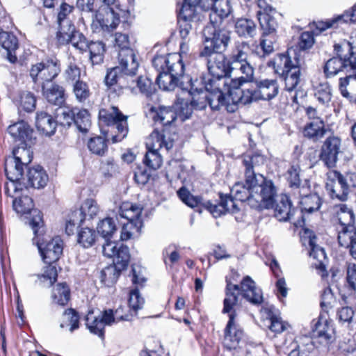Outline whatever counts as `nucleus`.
Listing matches in <instances>:
<instances>
[{
  "label": "nucleus",
  "instance_id": "dca6fc26",
  "mask_svg": "<svg viewBox=\"0 0 356 356\" xmlns=\"http://www.w3.org/2000/svg\"><path fill=\"white\" fill-rule=\"evenodd\" d=\"M94 310L89 309L84 317L85 325L90 333L98 336L100 339L105 338V326L111 325L115 322V313L113 309H105L102 312V317L92 316Z\"/></svg>",
  "mask_w": 356,
  "mask_h": 356
},
{
  "label": "nucleus",
  "instance_id": "69168bd1",
  "mask_svg": "<svg viewBox=\"0 0 356 356\" xmlns=\"http://www.w3.org/2000/svg\"><path fill=\"white\" fill-rule=\"evenodd\" d=\"M177 195L180 200L185 203L186 205L191 208L200 207L202 208V203L204 200L199 196H193L190 192L184 187L181 188L177 191Z\"/></svg>",
  "mask_w": 356,
  "mask_h": 356
},
{
  "label": "nucleus",
  "instance_id": "2eb2a0df",
  "mask_svg": "<svg viewBox=\"0 0 356 356\" xmlns=\"http://www.w3.org/2000/svg\"><path fill=\"white\" fill-rule=\"evenodd\" d=\"M7 131L13 142L19 145L15 148L25 147L30 149L36 143L37 137L33 128L24 120H19L10 124Z\"/></svg>",
  "mask_w": 356,
  "mask_h": 356
},
{
  "label": "nucleus",
  "instance_id": "4c0bfd02",
  "mask_svg": "<svg viewBox=\"0 0 356 356\" xmlns=\"http://www.w3.org/2000/svg\"><path fill=\"white\" fill-rule=\"evenodd\" d=\"M231 72H241L242 75L238 78L234 79L240 81L241 86L243 83L247 82L252 78L254 69L248 62L242 63L241 61L231 59V61H229V74Z\"/></svg>",
  "mask_w": 356,
  "mask_h": 356
},
{
  "label": "nucleus",
  "instance_id": "5fc2aeb1",
  "mask_svg": "<svg viewBox=\"0 0 356 356\" xmlns=\"http://www.w3.org/2000/svg\"><path fill=\"white\" fill-rule=\"evenodd\" d=\"M17 106L20 111L31 113L35 109L36 97L31 92L22 91L19 94Z\"/></svg>",
  "mask_w": 356,
  "mask_h": 356
},
{
  "label": "nucleus",
  "instance_id": "49530a36",
  "mask_svg": "<svg viewBox=\"0 0 356 356\" xmlns=\"http://www.w3.org/2000/svg\"><path fill=\"white\" fill-rule=\"evenodd\" d=\"M99 172L104 178L110 179L120 173V166L113 157H109L101 161Z\"/></svg>",
  "mask_w": 356,
  "mask_h": 356
},
{
  "label": "nucleus",
  "instance_id": "2f4dec72",
  "mask_svg": "<svg viewBox=\"0 0 356 356\" xmlns=\"http://www.w3.org/2000/svg\"><path fill=\"white\" fill-rule=\"evenodd\" d=\"M143 210V207L139 204L124 201L119 207L118 215L129 222L143 225L141 218Z\"/></svg>",
  "mask_w": 356,
  "mask_h": 356
},
{
  "label": "nucleus",
  "instance_id": "58836bf2",
  "mask_svg": "<svg viewBox=\"0 0 356 356\" xmlns=\"http://www.w3.org/2000/svg\"><path fill=\"white\" fill-rule=\"evenodd\" d=\"M124 270L115 263L106 266L100 273L101 282L107 287L113 286L117 282L122 271Z\"/></svg>",
  "mask_w": 356,
  "mask_h": 356
},
{
  "label": "nucleus",
  "instance_id": "bb28decb",
  "mask_svg": "<svg viewBox=\"0 0 356 356\" xmlns=\"http://www.w3.org/2000/svg\"><path fill=\"white\" fill-rule=\"evenodd\" d=\"M0 45L7 51L8 60L13 64L17 63L16 51L19 47L17 36L11 31H6L0 28Z\"/></svg>",
  "mask_w": 356,
  "mask_h": 356
},
{
  "label": "nucleus",
  "instance_id": "0e129e2a",
  "mask_svg": "<svg viewBox=\"0 0 356 356\" xmlns=\"http://www.w3.org/2000/svg\"><path fill=\"white\" fill-rule=\"evenodd\" d=\"M332 89L328 83H321L315 87L314 96L319 103L328 104L332 99Z\"/></svg>",
  "mask_w": 356,
  "mask_h": 356
},
{
  "label": "nucleus",
  "instance_id": "c9c22d12",
  "mask_svg": "<svg viewBox=\"0 0 356 356\" xmlns=\"http://www.w3.org/2000/svg\"><path fill=\"white\" fill-rule=\"evenodd\" d=\"M35 127L40 134L50 136L56 132L57 122L50 114L40 111L36 113Z\"/></svg>",
  "mask_w": 356,
  "mask_h": 356
},
{
  "label": "nucleus",
  "instance_id": "774afa93",
  "mask_svg": "<svg viewBox=\"0 0 356 356\" xmlns=\"http://www.w3.org/2000/svg\"><path fill=\"white\" fill-rule=\"evenodd\" d=\"M74 10V6L73 5L63 1L58 8L56 24H67L68 22H72V21L70 19V15L72 14Z\"/></svg>",
  "mask_w": 356,
  "mask_h": 356
},
{
  "label": "nucleus",
  "instance_id": "de8ad7c7",
  "mask_svg": "<svg viewBox=\"0 0 356 356\" xmlns=\"http://www.w3.org/2000/svg\"><path fill=\"white\" fill-rule=\"evenodd\" d=\"M299 204H300L301 210L300 215H301L302 222H303L304 218L302 213L306 211L310 213L318 210L321 204V200L317 194H311L302 197Z\"/></svg>",
  "mask_w": 356,
  "mask_h": 356
},
{
  "label": "nucleus",
  "instance_id": "4d7b16f0",
  "mask_svg": "<svg viewBox=\"0 0 356 356\" xmlns=\"http://www.w3.org/2000/svg\"><path fill=\"white\" fill-rule=\"evenodd\" d=\"M174 107L177 112V118H179L182 122L191 116L193 110L194 109L191 102L188 103V101H185L184 98L179 97H177Z\"/></svg>",
  "mask_w": 356,
  "mask_h": 356
},
{
  "label": "nucleus",
  "instance_id": "680f3d73",
  "mask_svg": "<svg viewBox=\"0 0 356 356\" xmlns=\"http://www.w3.org/2000/svg\"><path fill=\"white\" fill-rule=\"evenodd\" d=\"M66 83L73 85L81 79V69L75 63H70L63 72Z\"/></svg>",
  "mask_w": 356,
  "mask_h": 356
},
{
  "label": "nucleus",
  "instance_id": "4468645a",
  "mask_svg": "<svg viewBox=\"0 0 356 356\" xmlns=\"http://www.w3.org/2000/svg\"><path fill=\"white\" fill-rule=\"evenodd\" d=\"M156 140V128L145 138V144L147 152L143 159L144 167H138L134 172V179L137 184L145 186L154 181V172L156 168L153 163V160L150 158V155L156 156V148L154 147Z\"/></svg>",
  "mask_w": 356,
  "mask_h": 356
},
{
  "label": "nucleus",
  "instance_id": "f8f14e48",
  "mask_svg": "<svg viewBox=\"0 0 356 356\" xmlns=\"http://www.w3.org/2000/svg\"><path fill=\"white\" fill-rule=\"evenodd\" d=\"M326 190L332 199L346 201L351 188L356 187V175L354 173L341 174L332 170L327 174Z\"/></svg>",
  "mask_w": 356,
  "mask_h": 356
},
{
  "label": "nucleus",
  "instance_id": "e2e57ef3",
  "mask_svg": "<svg viewBox=\"0 0 356 356\" xmlns=\"http://www.w3.org/2000/svg\"><path fill=\"white\" fill-rule=\"evenodd\" d=\"M136 86L139 88L141 93L145 95L147 99L151 98L156 92L155 83L147 76H139L135 80Z\"/></svg>",
  "mask_w": 356,
  "mask_h": 356
},
{
  "label": "nucleus",
  "instance_id": "6e6552de",
  "mask_svg": "<svg viewBox=\"0 0 356 356\" xmlns=\"http://www.w3.org/2000/svg\"><path fill=\"white\" fill-rule=\"evenodd\" d=\"M221 25L209 23L204 27V47L200 51V56L222 54L226 49L230 40V35L228 31L221 28Z\"/></svg>",
  "mask_w": 356,
  "mask_h": 356
},
{
  "label": "nucleus",
  "instance_id": "338daca9",
  "mask_svg": "<svg viewBox=\"0 0 356 356\" xmlns=\"http://www.w3.org/2000/svg\"><path fill=\"white\" fill-rule=\"evenodd\" d=\"M188 93H190L192 96L191 104L193 106L194 109L202 110L207 107L208 104V93L206 90H196L195 91H190Z\"/></svg>",
  "mask_w": 356,
  "mask_h": 356
},
{
  "label": "nucleus",
  "instance_id": "052dcab7",
  "mask_svg": "<svg viewBox=\"0 0 356 356\" xmlns=\"http://www.w3.org/2000/svg\"><path fill=\"white\" fill-rule=\"evenodd\" d=\"M130 78V74L122 72V70L120 69L119 67H113L107 69L106 74L104 77V83L106 86L113 85L114 83H118V81H122V80Z\"/></svg>",
  "mask_w": 356,
  "mask_h": 356
},
{
  "label": "nucleus",
  "instance_id": "20e7f679",
  "mask_svg": "<svg viewBox=\"0 0 356 356\" xmlns=\"http://www.w3.org/2000/svg\"><path fill=\"white\" fill-rule=\"evenodd\" d=\"M238 293L252 305H259L263 302L261 289L257 286L254 281L250 276H245L240 285L234 284L227 280L225 298L223 301V313L232 312L234 306L238 302Z\"/></svg>",
  "mask_w": 356,
  "mask_h": 356
},
{
  "label": "nucleus",
  "instance_id": "6ab92c4d",
  "mask_svg": "<svg viewBox=\"0 0 356 356\" xmlns=\"http://www.w3.org/2000/svg\"><path fill=\"white\" fill-rule=\"evenodd\" d=\"M83 33L78 30L73 22L67 24H57L55 35V44L57 48H61L72 44L76 49V44L83 39Z\"/></svg>",
  "mask_w": 356,
  "mask_h": 356
},
{
  "label": "nucleus",
  "instance_id": "aec40b11",
  "mask_svg": "<svg viewBox=\"0 0 356 356\" xmlns=\"http://www.w3.org/2000/svg\"><path fill=\"white\" fill-rule=\"evenodd\" d=\"M104 256L113 258V263L126 269L129 264L131 254L129 248L120 241H108L103 245Z\"/></svg>",
  "mask_w": 356,
  "mask_h": 356
},
{
  "label": "nucleus",
  "instance_id": "c756f323",
  "mask_svg": "<svg viewBox=\"0 0 356 356\" xmlns=\"http://www.w3.org/2000/svg\"><path fill=\"white\" fill-rule=\"evenodd\" d=\"M339 49L337 47V43L334 45V51L337 57L330 58L323 67V72L326 78H330L336 76L340 72H344L348 74L347 65L345 63V56L340 54Z\"/></svg>",
  "mask_w": 356,
  "mask_h": 356
},
{
  "label": "nucleus",
  "instance_id": "39448f33",
  "mask_svg": "<svg viewBox=\"0 0 356 356\" xmlns=\"http://www.w3.org/2000/svg\"><path fill=\"white\" fill-rule=\"evenodd\" d=\"M255 87L235 89L231 95L232 102H241L242 105L259 99L270 100L279 92V84L276 79H264L254 82Z\"/></svg>",
  "mask_w": 356,
  "mask_h": 356
},
{
  "label": "nucleus",
  "instance_id": "3c124183",
  "mask_svg": "<svg viewBox=\"0 0 356 356\" xmlns=\"http://www.w3.org/2000/svg\"><path fill=\"white\" fill-rule=\"evenodd\" d=\"M98 234L94 229L82 227L77 232V243L84 248H89L95 245Z\"/></svg>",
  "mask_w": 356,
  "mask_h": 356
},
{
  "label": "nucleus",
  "instance_id": "c85d7f7f",
  "mask_svg": "<svg viewBox=\"0 0 356 356\" xmlns=\"http://www.w3.org/2000/svg\"><path fill=\"white\" fill-rule=\"evenodd\" d=\"M207 1L208 5L211 6L209 23L222 24L223 19L227 17L232 11L229 0H207Z\"/></svg>",
  "mask_w": 356,
  "mask_h": 356
},
{
  "label": "nucleus",
  "instance_id": "09e8293b",
  "mask_svg": "<svg viewBox=\"0 0 356 356\" xmlns=\"http://www.w3.org/2000/svg\"><path fill=\"white\" fill-rule=\"evenodd\" d=\"M97 233L106 241L105 243L111 241V238L117 231L116 224L111 217H106L97 224Z\"/></svg>",
  "mask_w": 356,
  "mask_h": 356
},
{
  "label": "nucleus",
  "instance_id": "72a5a7b5",
  "mask_svg": "<svg viewBox=\"0 0 356 356\" xmlns=\"http://www.w3.org/2000/svg\"><path fill=\"white\" fill-rule=\"evenodd\" d=\"M334 212L338 218L341 228L339 232L354 231L353 226L355 216L351 209L344 204H340L334 207Z\"/></svg>",
  "mask_w": 356,
  "mask_h": 356
},
{
  "label": "nucleus",
  "instance_id": "5701e85b",
  "mask_svg": "<svg viewBox=\"0 0 356 356\" xmlns=\"http://www.w3.org/2000/svg\"><path fill=\"white\" fill-rule=\"evenodd\" d=\"M35 204L33 200L29 195H20L17 197H15L13 200V209L21 216L28 215L26 217L28 223L32 229V221L35 218L36 216L41 218L42 221H44L42 212L34 208Z\"/></svg>",
  "mask_w": 356,
  "mask_h": 356
},
{
  "label": "nucleus",
  "instance_id": "6e6d98bb",
  "mask_svg": "<svg viewBox=\"0 0 356 356\" xmlns=\"http://www.w3.org/2000/svg\"><path fill=\"white\" fill-rule=\"evenodd\" d=\"M8 181L3 184V192L5 195L11 197L13 200L22 195V191L26 188L24 184L25 180L15 181L11 179H7Z\"/></svg>",
  "mask_w": 356,
  "mask_h": 356
},
{
  "label": "nucleus",
  "instance_id": "8fccbe9b",
  "mask_svg": "<svg viewBox=\"0 0 356 356\" xmlns=\"http://www.w3.org/2000/svg\"><path fill=\"white\" fill-rule=\"evenodd\" d=\"M72 92L79 103L84 104L89 100L92 95L88 82L81 80L72 85Z\"/></svg>",
  "mask_w": 356,
  "mask_h": 356
},
{
  "label": "nucleus",
  "instance_id": "a878e982",
  "mask_svg": "<svg viewBox=\"0 0 356 356\" xmlns=\"http://www.w3.org/2000/svg\"><path fill=\"white\" fill-rule=\"evenodd\" d=\"M118 60L119 65L116 66L122 70V72L134 76L136 74L139 63L136 54L131 48H125L118 51Z\"/></svg>",
  "mask_w": 356,
  "mask_h": 356
},
{
  "label": "nucleus",
  "instance_id": "37998d69",
  "mask_svg": "<svg viewBox=\"0 0 356 356\" xmlns=\"http://www.w3.org/2000/svg\"><path fill=\"white\" fill-rule=\"evenodd\" d=\"M74 124L80 132L87 134L92 124L91 115L88 110L75 107Z\"/></svg>",
  "mask_w": 356,
  "mask_h": 356
},
{
  "label": "nucleus",
  "instance_id": "ea45409f",
  "mask_svg": "<svg viewBox=\"0 0 356 356\" xmlns=\"http://www.w3.org/2000/svg\"><path fill=\"white\" fill-rule=\"evenodd\" d=\"M254 192L246 183L245 185L242 183H236L231 188V196L235 200L241 202L248 201L252 207L254 206Z\"/></svg>",
  "mask_w": 356,
  "mask_h": 356
},
{
  "label": "nucleus",
  "instance_id": "423d86ee",
  "mask_svg": "<svg viewBox=\"0 0 356 356\" xmlns=\"http://www.w3.org/2000/svg\"><path fill=\"white\" fill-rule=\"evenodd\" d=\"M340 54L344 56L348 74L339 79V90L343 97L356 103V51L352 44L346 40L337 43Z\"/></svg>",
  "mask_w": 356,
  "mask_h": 356
},
{
  "label": "nucleus",
  "instance_id": "79ce46f5",
  "mask_svg": "<svg viewBox=\"0 0 356 356\" xmlns=\"http://www.w3.org/2000/svg\"><path fill=\"white\" fill-rule=\"evenodd\" d=\"M108 143L106 137L97 136L89 138L87 147L92 154L102 157L108 152Z\"/></svg>",
  "mask_w": 356,
  "mask_h": 356
},
{
  "label": "nucleus",
  "instance_id": "0eeeda50",
  "mask_svg": "<svg viewBox=\"0 0 356 356\" xmlns=\"http://www.w3.org/2000/svg\"><path fill=\"white\" fill-rule=\"evenodd\" d=\"M202 57H208L207 67L209 76L203 78V83L205 79H213L216 81L213 83L218 84V86H227L233 85L232 90L230 88H226L229 94V98L233 95L231 94L235 89L240 87V81L238 79H231L229 77V61L225 56L222 54H211L207 56H201Z\"/></svg>",
  "mask_w": 356,
  "mask_h": 356
},
{
  "label": "nucleus",
  "instance_id": "9d476101",
  "mask_svg": "<svg viewBox=\"0 0 356 356\" xmlns=\"http://www.w3.org/2000/svg\"><path fill=\"white\" fill-rule=\"evenodd\" d=\"M33 155L28 148H14L12 154L6 156L4 171L7 179L25 180L24 168L31 162Z\"/></svg>",
  "mask_w": 356,
  "mask_h": 356
},
{
  "label": "nucleus",
  "instance_id": "412c9836",
  "mask_svg": "<svg viewBox=\"0 0 356 356\" xmlns=\"http://www.w3.org/2000/svg\"><path fill=\"white\" fill-rule=\"evenodd\" d=\"M76 49L81 54L89 53V60L92 65H100L104 62L106 51V44L100 40H88L83 35V39L76 44Z\"/></svg>",
  "mask_w": 356,
  "mask_h": 356
},
{
  "label": "nucleus",
  "instance_id": "864d4df0",
  "mask_svg": "<svg viewBox=\"0 0 356 356\" xmlns=\"http://www.w3.org/2000/svg\"><path fill=\"white\" fill-rule=\"evenodd\" d=\"M257 17L263 31L262 33L276 34L277 23L275 19L270 15V13L257 12Z\"/></svg>",
  "mask_w": 356,
  "mask_h": 356
},
{
  "label": "nucleus",
  "instance_id": "a18cd8bd",
  "mask_svg": "<svg viewBox=\"0 0 356 356\" xmlns=\"http://www.w3.org/2000/svg\"><path fill=\"white\" fill-rule=\"evenodd\" d=\"M235 31L241 37L252 38L257 34V26L252 19L241 18L235 24Z\"/></svg>",
  "mask_w": 356,
  "mask_h": 356
},
{
  "label": "nucleus",
  "instance_id": "a19ab883",
  "mask_svg": "<svg viewBox=\"0 0 356 356\" xmlns=\"http://www.w3.org/2000/svg\"><path fill=\"white\" fill-rule=\"evenodd\" d=\"M325 133L324 122L321 119H317L307 124L303 130L304 136L314 142L322 138Z\"/></svg>",
  "mask_w": 356,
  "mask_h": 356
},
{
  "label": "nucleus",
  "instance_id": "bf43d9fd",
  "mask_svg": "<svg viewBox=\"0 0 356 356\" xmlns=\"http://www.w3.org/2000/svg\"><path fill=\"white\" fill-rule=\"evenodd\" d=\"M177 112L174 105L172 106H159L157 110V121L163 125H170L177 119Z\"/></svg>",
  "mask_w": 356,
  "mask_h": 356
},
{
  "label": "nucleus",
  "instance_id": "13d9d810",
  "mask_svg": "<svg viewBox=\"0 0 356 356\" xmlns=\"http://www.w3.org/2000/svg\"><path fill=\"white\" fill-rule=\"evenodd\" d=\"M195 4L184 0L178 15L177 20L191 23L197 17Z\"/></svg>",
  "mask_w": 356,
  "mask_h": 356
},
{
  "label": "nucleus",
  "instance_id": "c03bdc74",
  "mask_svg": "<svg viewBox=\"0 0 356 356\" xmlns=\"http://www.w3.org/2000/svg\"><path fill=\"white\" fill-rule=\"evenodd\" d=\"M134 76L130 79L118 81V83L106 86V91L110 97L113 98L122 96L127 90L134 92L135 88V80Z\"/></svg>",
  "mask_w": 356,
  "mask_h": 356
},
{
  "label": "nucleus",
  "instance_id": "603ef678",
  "mask_svg": "<svg viewBox=\"0 0 356 356\" xmlns=\"http://www.w3.org/2000/svg\"><path fill=\"white\" fill-rule=\"evenodd\" d=\"M338 241L341 246L350 249L351 256L356 259V232H339Z\"/></svg>",
  "mask_w": 356,
  "mask_h": 356
},
{
  "label": "nucleus",
  "instance_id": "473e14b6",
  "mask_svg": "<svg viewBox=\"0 0 356 356\" xmlns=\"http://www.w3.org/2000/svg\"><path fill=\"white\" fill-rule=\"evenodd\" d=\"M42 91L49 103L60 107L65 104L67 96L62 86L53 82L51 86L47 88L46 84H42Z\"/></svg>",
  "mask_w": 356,
  "mask_h": 356
},
{
  "label": "nucleus",
  "instance_id": "f03ea898",
  "mask_svg": "<svg viewBox=\"0 0 356 356\" xmlns=\"http://www.w3.org/2000/svg\"><path fill=\"white\" fill-rule=\"evenodd\" d=\"M303 63V56L296 49H289L285 54H277L268 63L284 82V89L288 92L295 91L292 97L293 102L299 104L298 98H302L306 93L298 89L301 81L300 67Z\"/></svg>",
  "mask_w": 356,
  "mask_h": 356
},
{
  "label": "nucleus",
  "instance_id": "9b49d317",
  "mask_svg": "<svg viewBox=\"0 0 356 356\" xmlns=\"http://www.w3.org/2000/svg\"><path fill=\"white\" fill-rule=\"evenodd\" d=\"M61 72V62L56 56H47L31 66L29 76L34 83H53Z\"/></svg>",
  "mask_w": 356,
  "mask_h": 356
},
{
  "label": "nucleus",
  "instance_id": "b1692460",
  "mask_svg": "<svg viewBox=\"0 0 356 356\" xmlns=\"http://www.w3.org/2000/svg\"><path fill=\"white\" fill-rule=\"evenodd\" d=\"M236 314L229 315V321L224 330L223 345L228 350H234L238 347L244 334L243 330L235 322Z\"/></svg>",
  "mask_w": 356,
  "mask_h": 356
},
{
  "label": "nucleus",
  "instance_id": "f257e3e1",
  "mask_svg": "<svg viewBox=\"0 0 356 356\" xmlns=\"http://www.w3.org/2000/svg\"><path fill=\"white\" fill-rule=\"evenodd\" d=\"M32 230L34 234L33 243L36 245L41 259L44 264L41 273L35 274V283L40 285L47 284L51 287L58 280V261L63 252V241L59 236L51 237L47 234L44 221L36 216L32 221Z\"/></svg>",
  "mask_w": 356,
  "mask_h": 356
},
{
  "label": "nucleus",
  "instance_id": "f3484780",
  "mask_svg": "<svg viewBox=\"0 0 356 356\" xmlns=\"http://www.w3.org/2000/svg\"><path fill=\"white\" fill-rule=\"evenodd\" d=\"M129 276L134 288L129 293L128 305L129 309L137 312L144 303V299L139 291L145 286L147 279L143 275L142 268L135 264L131 265Z\"/></svg>",
  "mask_w": 356,
  "mask_h": 356
},
{
  "label": "nucleus",
  "instance_id": "1a4fd4ad",
  "mask_svg": "<svg viewBox=\"0 0 356 356\" xmlns=\"http://www.w3.org/2000/svg\"><path fill=\"white\" fill-rule=\"evenodd\" d=\"M128 117L118 106H111L99 110L98 120L101 126L115 128L117 134L112 137L113 143L120 142L128 134Z\"/></svg>",
  "mask_w": 356,
  "mask_h": 356
},
{
  "label": "nucleus",
  "instance_id": "f704fd0d",
  "mask_svg": "<svg viewBox=\"0 0 356 356\" xmlns=\"http://www.w3.org/2000/svg\"><path fill=\"white\" fill-rule=\"evenodd\" d=\"M297 211L291 208V202L286 195H281L275 204V216L280 221L293 220V216Z\"/></svg>",
  "mask_w": 356,
  "mask_h": 356
},
{
  "label": "nucleus",
  "instance_id": "e433bc0d",
  "mask_svg": "<svg viewBox=\"0 0 356 356\" xmlns=\"http://www.w3.org/2000/svg\"><path fill=\"white\" fill-rule=\"evenodd\" d=\"M51 299L54 303L65 307L71 300V289L69 284L65 282H58L53 286Z\"/></svg>",
  "mask_w": 356,
  "mask_h": 356
},
{
  "label": "nucleus",
  "instance_id": "7c9ffc66",
  "mask_svg": "<svg viewBox=\"0 0 356 356\" xmlns=\"http://www.w3.org/2000/svg\"><path fill=\"white\" fill-rule=\"evenodd\" d=\"M312 331L314 342L323 346H328L334 340L333 330L326 320L319 318Z\"/></svg>",
  "mask_w": 356,
  "mask_h": 356
},
{
  "label": "nucleus",
  "instance_id": "a211bd4d",
  "mask_svg": "<svg viewBox=\"0 0 356 356\" xmlns=\"http://www.w3.org/2000/svg\"><path fill=\"white\" fill-rule=\"evenodd\" d=\"M184 74V67L160 66L157 76V86L165 91L174 90L181 86Z\"/></svg>",
  "mask_w": 356,
  "mask_h": 356
},
{
  "label": "nucleus",
  "instance_id": "4be33fe9",
  "mask_svg": "<svg viewBox=\"0 0 356 356\" xmlns=\"http://www.w3.org/2000/svg\"><path fill=\"white\" fill-rule=\"evenodd\" d=\"M341 140L335 136H329L323 142L321 152L320 159L329 168H334L339 159V155L342 153Z\"/></svg>",
  "mask_w": 356,
  "mask_h": 356
},
{
  "label": "nucleus",
  "instance_id": "7ed1b4c3",
  "mask_svg": "<svg viewBox=\"0 0 356 356\" xmlns=\"http://www.w3.org/2000/svg\"><path fill=\"white\" fill-rule=\"evenodd\" d=\"M264 156L257 153L245 155L242 160L245 168V182L254 192V207H260L261 202L267 207L273 206L276 193L273 181L267 180L261 174L255 171V168L264 165Z\"/></svg>",
  "mask_w": 356,
  "mask_h": 356
},
{
  "label": "nucleus",
  "instance_id": "393cba45",
  "mask_svg": "<svg viewBox=\"0 0 356 356\" xmlns=\"http://www.w3.org/2000/svg\"><path fill=\"white\" fill-rule=\"evenodd\" d=\"M303 239L305 241H307L308 242L310 248L309 256L316 260L314 265L316 268L322 272H325L327 257L324 249L316 244V236L312 231L306 229L304 231Z\"/></svg>",
  "mask_w": 356,
  "mask_h": 356
},
{
  "label": "nucleus",
  "instance_id": "cd10ccee",
  "mask_svg": "<svg viewBox=\"0 0 356 356\" xmlns=\"http://www.w3.org/2000/svg\"><path fill=\"white\" fill-rule=\"evenodd\" d=\"M24 184L26 188H44L49 181V176L46 170L40 165L35 167L28 168L26 174Z\"/></svg>",
  "mask_w": 356,
  "mask_h": 356
},
{
  "label": "nucleus",
  "instance_id": "ddd939ff",
  "mask_svg": "<svg viewBox=\"0 0 356 356\" xmlns=\"http://www.w3.org/2000/svg\"><path fill=\"white\" fill-rule=\"evenodd\" d=\"M216 81L213 79H204V88L208 93V104L213 110H218L220 106H225L228 112H234L238 104L241 102H232L229 98V92L226 88H234L233 85L218 86V84L213 83Z\"/></svg>",
  "mask_w": 356,
  "mask_h": 356
}]
</instances>
